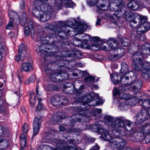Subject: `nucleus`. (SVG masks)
<instances>
[{"mask_svg":"<svg viewBox=\"0 0 150 150\" xmlns=\"http://www.w3.org/2000/svg\"><path fill=\"white\" fill-rule=\"evenodd\" d=\"M143 28L144 29L145 32L147 31L150 29V23H145Z\"/></svg>","mask_w":150,"mask_h":150,"instance_id":"nucleus-46","label":"nucleus"},{"mask_svg":"<svg viewBox=\"0 0 150 150\" xmlns=\"http://www.w3.org/2000/svg\"><path fill=\"white\" fill-rule=\"evenodd\" d=\"M121 69L120 71V73L122 74L120 76V81L121 82L126 81L127 83L130 82H136L138 80H136V77L133 74V75L129 79L128 77H124V76L128 74L129 72L128 71L129 68L127 64L124 62L121 63Z\"/></svg>","mask_w":150,"mask_h":150,"instance_id":"nucleus-9","label":"nucleus"},{"mask_svg":"<svg viewBox=\"0 0 150 150\" xmlns=\"http://www.w3.org/2000/svg\"><path fill=\"white\" fill-rule=\"evenodd\" d=\"M25 4L24 2H22L20 4V8L23 9L24 8Z\"/></svg>","mask_w":150,"mask_h":150,"instance_id":"nucleus-62","label":"nucleus"},{"mask_svg":"<svg viewBox=\"0 0 150 150\" xmlns=\"http://www.w3.org/2000/svg\"><path fill=\"white\" fill-rule=\"evenodd\" d=\"M76 23V21L74 19H70L67 23L69 25H74L75 23Z\"/></svg>","mask_w":150,"mask_h":150,"instance_id":"nucleus-49","label":"nucleus"},{"mask_svg":"<svg viewBox=\"0 0 150 150\" xmlns=\"http://www.w3.org/2000/svg\"><path fill=\"white\" fill-rule=\"evenodd\" d=\"M67 143H69V144H74V140L73 139H71V140H68L67 141Z\"/></svg>","mask_w":150,"mask_h":150,"instance_id":"nucleus-64","label":"nucleus"},{"mask_svg":"<svg viewBox=\"0 0 150 150\" xmlns=\"http://www.w3.org/2000/svg\"><path fill=\"white\" fill-rule=\"evenodd\" d=\"M8 16L9 18L12 20H14L16 19L19 20V17L18 13L14 12L12 10H10L8 12Z\"/></svg>","mask_w":150,"mask_h":150,"instance_id":"nucleus-28","label":"nucleus"},{"mask_svg":"<svg viewBox=\"0 0 150 150\" xmlns=\"http://www.w3.org/2000/svg\"><path fill=\"white\" fill-rule=\"evenodd\" d=\"M89 108H85L82 107V108H80L79 109H77L76 110V111L78 113L79 115H83V116L82 117V118H79L77 119L75 117H74L71 120V122L72 123H74L77 121H79L81 122V120L83 119H84L86 117V115H85V110L88 109Z\"/></svg>","mask_w":150,"mask_h":150,"instance_id":"nucleus-13","label":"nucleus"},{"mask_svg":"<svg viewBox=\"0 0 150 150\" xmlns=\"http://www.w3.org/2000/svg\"><path fill=\"white\" fill-rule=\"evenodd\" d=\"M59 130L61 132L64 131L65 130V128L64 127L62 126H60L59 127Z\"/></svg>","mask_w":150,"mask_h":150,"instance_id":"nucleus-63","label":"nucleus"},{"mask_svg":"<svg viewBox=\"0 0 150 150\" xmlns=\"http://www.w3.org/2000/svg\"><path fill=\"white\" fill-rule=\"evenodd\" d=\"M30 29L27 27L25 28L24 30V34L27 36H28L30 35Z\"/></svg>","mask_w":150,"mask_h":150,"instance_id":"nucleus-52","label":"nucleus"},{"mask_svg":"<svg viewBox=\"0 0 150 150\" xmlns=\"http://www.w3.org/2000/svg\"><path fill=\"white\" fill-rule=\"evenodd\" d=\"M99 149V146L96 144L95 146L91 148L89 150H98Z\"/></svg>","mask_w":150,"mask_h":150,"instance_id":"nucleus-55","label":"nucleus"},{"mask_svg":"<svg viewBox=\"0 0 150 150\" xmlns=\"http://www.w3.org/2000/svg\"><path fill=\"white\" fill-rule=\"evenodd\" d=\"M149 117L147 110L143 109L140 113L134 117V119L137 120L138 122H142L146 119H148Z\"/></svg>","mask_w":150,"mask_h":150,"instance_id":"nucleus-12","label":"nucleus"},{"mask_svg":"<svg viewBox=\"0 0 150 150\" xmlns=\"http://www.w3.org/2000/svg\"><path fill=\"white\" fill-rule=\"evenodd\" d=\"M93 93H91L90 95H88L87 96L83 98L82 99L80 98V101L82 102V105L85 106V107H87L88 103L90 102L91 101L93 100Z\"/></svg>","mask_w":150,"mask_h":150,"instance_id":"nucleus-19","label":"nucleus"},{"mask_svg":"<svg viewBox=\"0 0 150 150\" xmlns=\"http://www.w3.org/2000/svg\"><path fill=\"white\" fill-rule=\"evenodd\" d=\"M122 56L120 55L119 54H115L113 55H111V57L112 60H114L116 59H118L120 57Z\"/></svg>","mask_w":150,"mask_h":150,"instance_id":"nucleus-47","label":"nucleus"},{"mask_svg":"<svg viewBox=\"0 0 150 150\" xmlns=\"http://www.w3.org/2000/svg\"><path fill=\"white\" fill-rule=\"evenodd\" d=\"M137 27V28L136 30V32L138 34H142L145 32V30L143 29V26L142 25V24L138 25Z\"/></svg>","mask_w":150,"mask_h":150,"instance_id":"nucleus-36","label":"nucleus"},{"mask_svg":"<svg viewBox=\"0 0 150 150\" xmlns=\"http://www.w3.org/2000/svg\"><path fill=\"white\" fill-rule=\"evenodd\" d=\"M33 94L31 96L30 99V105L32 106L33 107L35 103V95L34 93H33Z\"/></svg>","mask_w":150,"mask_h":150,"instance_id":"nucleus-38","label":"nucleus"},{"mask_svg":"<svg viewBox=\"0 0 150 150\" xmlns=\"http://www.w3.org/2000/svg\"><path fill=\"white\" fill-rule=\"evenodd\" d=\"M110 75L112 80L115 84L119 83V81L118 79L119 75L115 73L112 75L110 74Z\"/></svg>","mask_w":150,"mask_h":150,"instance_id":"nucleus-30","label":"nucleus"},{"mask_svg":"<svg viewBox=\"0 0 150 150\" xmlns=\"http://www.w3.org/2000/svg\"><path fill=\"white\" fill-rule=\"evenodd\" d=\"M20 144L21 145L20 150H23V147L25 146L26 139L25 135L22 134L20 138Z\"/></svg>","mask_w":150,"mask_h":150,"instance_id":"nucleus-26","label":"nucleus"},{"mask_svg":"<svg viewBox=\"0 0 150 150\" xmlns=\"http://www.w3.org/2000/svg\"><path fill=\"white\" fill-rule=\"evenodd\" d=\"M26 48L24 45L21 44L19 47L18 53L19 55H16L15 57V60L17 61L19 60L22 61L25 58L27 54Z\"/></svg>","mask_w":150,"mask_h":150,"instance_id":"nucleus-11","label":"nucleus"},{"mask_svg":"<svg viewBox=\"0 0 150 150\" xmlns=\"http://www.w3.org/2000/svg\"><path fill=\"white\" fill-rule=\"evenodd\" d=\"M101 19L99 18H97V20L96 21V25H100V23L101 21Z\"/></svg>","mask_w":150,"mask_h":150,"instance_id":"nucleus-60","label":"nucleus"},{"mask_svg":"<svg viewBox=\"0 0 150 150\" xmlns=\"http://www.w3.org/2000/svg\"><path fill=\"white\" fill-rule=\"evenodd\" d=\"M134 17L135 16L133 13H129L127 14V16L126 17V20L130 22V26L133 28H134L137 27L136 25L137 21L135 20L136 18L134 19Z\"/></svg>","mask_w":150,"mask_h":150,"instance_id":"nucleus-16","label":"nucleus"},{"mask_svg":"<svg viewBox=\"0 0 150 150\" xmlns=\"http://www.w3.org/2000/svg\"><path fill=\"white\" fill-rule=\"evenodd\" d=\"M81 73V72L79 70L76 69L75 70L74 72L72 73V75L73 76H77L79 74Z\"/></svg>","mask_w":150,"mask_h":150,"instance_id":"nucleus-51","label":"nucleus"},{"mask_svg":"<svg viewBox=\"0 0 150 150\" xmlns=\"http://www.w3.org/2000/svg\"><path fill=\"white\" fill-rule=\"evenodd\" d=\"M146 55H150V44L146 43L138 47V51L132 56V66L134 69L140 71L144 78L147 80L150 77V63L143 62L142 58H144Z\"/></svg>","mask_w":150,"mask_h":150,"instance_id":"nucleus-1","label":"nucleus"},{"mask_svg":"<svg viewBox=\"0 0 150 150\" xmlns=\"http://www.w3.org/2000/svg\"><path fill=\"white\" fill-rule=\"evenodd\" d=\"M51 100V102L54 105H59L60 104L62 105H64L68 102V100L66 99L64 101V102L60 103V98L58 96L52 98Z\"/></svg>","mask_w":150,"mask_h":150,"instance_id":"nucleus-20","label":"nucleus"},{"mask_svg":"<svg viewBox=\"0 0 150 150\" xmlns=\"http://www.w3.org/2000/svg\"><path fill=\"white\" fill-rule=\"evenodd\" d=\"M63 74L66 75L67 74L66 73H63L62 72L60 73L56 72L53 74L50 75V79L52 81H61L63 79V78H61Z\"/></svg>","mask_w":150,"mask_h":150,"instance_id":"nucleus-18","label":"nucleus"},{"mask_svg":"<svg viewBox=\"0 0 150 150\" xmlns=\"http://www.w3.org/2000/svg\"><path fill=\"white\" fill-rule=\"evenodd\" d=\"M99 0H87V2L89 5L90 6H93L96 5L98 8L97 11L98 12L100 11L106 10L107 8H104L106 7V6L104 4H101L100 6L98 4Z\"/></svg>","mask_w":150,"mask_h":150,"instance_id":"nucleus-15","label":"nucleus"},{"mask_svg":"<svg viewBox=\"0 0 150 150\" xmlns=\"http://www.w3.org/2000/svg\"><path fill=\"white\" fill-rule=\"evenodd\" d=\"M72 54L78 58H81L82 57L81 52L75 49L74 50L73 53Z\"/></svg>","mask_w":150,"mask_h":150,"instance_id":"nucleus-35","label":"nucleus"},{"mask_svg":"<svg viewBox=\"0 0 150 150\" xmlns=\"http://www.w3.org/2000/svg\"><path fill=\"white\" fill-rule=\"evenodd\" d=\"M127 100H119V99L117 98H114V102L115 103L118 104V107L119 108L122 110H126L128 109V107L127 104V103L129 105Z\"/></svg>","mask_w":150,"mask_h":150,"instance_id":"nucleus-14","label":"nucleus"},{"mask_svg":"<svg viewBox=\"0 0 150 150\" xmlns=\"http://www.w3.org/2000/svg\"><path fill=\"white\" fill-rule=\"evenodd\" d=\"M6 129L0 126V136L5 133Z\"/></svg>","mask_w":150,"mask_h":150,"instance_id":"nucleus-54","label":"nucleus"},{"mask_svg":"<svg viewBox=\"0 0 150 150\" xmlns=\"http://www.w3.org/2000/svg\"><path fill=\"white\" fill-rule=\"evenodd\" d=\"M94 110L96 113L97 114L100 113L102 111L101 110L99 109H95Z\"/></svg>","mask_w":150,"mask_h":150,"instance_id":"nucleus-58","label":"nucleus"},{"mask_svg":"<svg viewBox=\"0 0 150 150\" xmlns=\"http://www.w3.org/2000/svg\"><path fill=\"white\" fill-rule=\"evenodd\" d=\"M13 21L11 20L10 21L8 25H7L6 28L7 29L11 30L13 29Z\"/></svg>","mask_w":150,"mask_h":150,"instance_id":"nucleus-44","label":"nucleus"},{"mask_svg":"<svg viewBox=\"0 0 150 150\" xmlns=\"http://www.w3.org/2000/svg\"><path fill=\"white\" fill-rule=\"evenodd\" d=\"M101 123H98L97 124L93 125L91 127L95 131L102 133L101 137L105 140L110 142V145L112 147L116 149L117 150H136L132 149L130 148H123L126 144L125 141L122 139L114 138L112 141V137L109 133V131L105 129L100 125Z\"/></svg>","mask_w":150,"mask_h":150,"instance_id":"nucleus-4","label":"nucleus"},{"mask_svg":"<svg viewBox=\"0 0 150 150\" xmlns=\"http://www.w3.org/2000/svg\"><path fill=\"white\" fill-rule=\"evenodd\" d=\"M104 102V100H100L97 101V105L102 104Z\"/></svg>","mask_w":150,"mask_h":150,"instance_id":"nucleus-61","label":"nucleus"},{"mask_svg":"<svg viewBox=\"0 0 150 150\" xmlns=\"http://www.w3.org/2000/svg\"><path fill=\"white\" fill-rule=\"evenodd\" d=\"M127 6L129 8L134 10L137 9L139 7V4L136 1H133L129 2Z\"/></svg>","mask_w":150,"mask_h":150,"instance_id":"nucleus-23","label":"nucleus"},{"mask_svg":"<svg viewBox=\"0 0 150 150\" xmlns=\"http://www.w3.org/2000/svg\"><path fill=\"white\" fill-rule=\"evenodd\" d=\"M44 46V45H41L39 46V49H37L35 50H35L37 51L38 52H40L41 53H44V52H45V51L43 50L42 49V47Z\"/></svg>","mask_w":150,"mask_h":150,"instance_id":"nucleus-50","label":"nucleus"},{"mask_svg":"<svg viewBox=\"0 0 150 150\" xmlns=\"http://www.w3.org/2000/svg\"><path fill=\"white\" fill-rule=\"evenodd\" d=\"M4 48L3 45L0 43V60L2 58L3 52L4 51Z\"/></svg>","mask_w":150,"mask_h":150,"instance_id":"nucleus-48","label":"nucleus"},{"mask_svg":"<svg viewBox=\"0 0 150 150\" xmlns=\"http://www.w3.org/2000/svg\"><path fill=\"white\" fill-rule=\"evenodd\" d=\"M125 40L126 41V42H124V41H123L122 42L121 45L122 46H127L128 45L129 43V40L127 39H125Z\"/></svg>","mask_w":150,"mask_h":150,"instance_id":"nucleus-53","label":"nucleus"},{"mask_svg":"<svg viewBox=\"0 0 150 150\" xmlns=\"http://www.w3.org/2000/svg\"><path fill=\"white\" fill-rule=\"evenodd\" d=\"M29 127L28 124L24 123L23 126V131L24 133L27 132L29 130Z\"/></svg>","mask_w":150,"mask_h":150,"instance_id":"nucleus-41","label":"nucleus"},{"mask_svg":"<svg viewBox=\"0 0 150 150\" xmlns=\"http://www.w3.org/2000/svg\"><path fill=\"white\" fill-rule=\"evenodd\" d=\"M139 18H138L140 19L141 23H144L145 22V21H146L147 18L146 16L142 15H139Z\"/></svg>","mask_w":150,"mask_h":150,"instance_id":"nucleus-42","label":"nucleus"},{"mask_svg":"<svg viewBox=\"0 0 150 150\" xmlns=\"http://www.w3.org/2000/svg\"><path fill=\"white\" fill-rule=\"evenodd\" d=\"M92 38L95 41L97 42H98L100 40L99 38L97 37H93Z\"/></svg>","mask_w":150,"mask_h":150,"instance_id":"nucleus-59","label":"nucleus"},{"mask_svg":"<svg viewBox=\"0 0 150 150\" xmlns=\"http://www.w3.org/2000/svg\"><path fill=\"white\" fill-rule=\"evenodd\" d=\"M88 27L87 25L84 22H80L79 23L77 29V31L79 34H80L79 36L81 39L75 37L73 39V44L76 46H79L80 45H83V43L87 45L88 43V40L90 39V36L85 33H83V32L86 31Z\"/></svg>","mask_w":150,"mask_h":150,"instance_id":"nucleus-6","label":"nucleus"},{"mask_svg":"<svg viewBox=\"0 0 150 150\" xmlns=\"http://www.w3.org/2000/svg\"><path fill=\"white\" fill-rule=\"evenodd\" d=\"M42 0H35L34 3L35 6L33 9V13L34 16L39 20L43 22H46L50 18V15L52 13V6L47 7V10L44 13L39 6L41 4Z\"/></svg>","mask_w":150,"mask_h":150,"instance_id":"nucleus-5","label":"nucleus"},{"mask_svg":"<svg viewBox=\"0 0 150 150\" xmlns=\"http://www.w3.org/2000/svg\"><path fill=\"white\" fill-rule=\"evenodd\" d=\"M104 120L110 127L113 135L116 137L118 135L117 133L120 134L131 129V122L122 117H114L107 115L105 116Z\"/></svg>","mask_w":150,"mask_h":150,"instance_id":"nucleus-3","label":"nucleus"},{"mask_svg":"<svg viewBox=\"0 0 150 150\" xmlns=\"http://www.w3.org/2000/svg\"><path fill=\"white\" fill-rule=\"evenodd\" d=\"M84 87V86L81 85L80 86V87L79 88V89L77 91V92H76V94H77L78 93H81L82 92V90L83 89Z\"/></svg>","mask_w":150,"mask_h":150,"instance_id":"nucleus-57","label":"nucleus"},{"mask_svg":"<svg viewBox=\"0 0 150 150\" xmlns=\"http://www.w3.org/2000/svg\"><path fill=\"white\" fill-rule=\"evenodd\" d=\"M95 79L94 77L90 76L86 77L84 79V81L88 85L95 82Z\"/></svg>","mask_w":150,"mask_h":150,"instance_id":"nucleus-29","label":"nucleus"},{"mask_svg":"<svg viewBox=\"0 0 150 150\" xmlns=\"http://www.w3.org/2000/svg\"><path fill=\"white\" fill-rule=\"evenodd\" d=\"M27 25L28 26L27 27L30 29L31 36L32 37H33L35 35V31L33 28V24L32 22L31 21H29L27 23Z\"/></svg>","mask_w":150,"mask_h":150,"instance_id":"nucleus-33","label":"nucleus"},{"mask_svg":"<svg viewBox=\"0 0 150 150\" xmlns=\"http://www.w3.org/2000/svg\"><path fill=\"white\" fill-rule=\"evenodd\" d=\"M142 105L144 108L147 110L150 107V100H144L142 101Z\"/></svg>","mask_w":150,"mask_h":150,"instance_id":"nucleus-34","label":"nucleus"},{"mask_svg":"<svg viewBox=\"0 0 150 150\" xmlns=\"http://www.w3.org/2000/svg\"><path fill=\"white\" fill-rule=\"evenodd\" d=\"M108 49H107L105 46H103V49L105 50L106 51H108L112 49H115L118 47L117 44V41L114 39H112L109 40L108 42Z\"/></svg>","mask_w":150,"mask_h":150,"instance_id":"nucleus-17","label":"nucleus"},{"mask_svg":"<svg viewBox=\"0 0 150 150\" xmlns=\"http://www.w3.org/2000/svg\"><path fill=\"white\" fill-rule=\"evenodd\" d=\"M33 137L35 136L39 131V127H33Z\"/></svg>","mask_w":150,"mask_h":150,"instance_id":"nucleus-40","label":"nucleus"},{"mask_svg":"<svg viewBox=\"0 0 150 150\" xmlns=\"http://www.w3.org/2000/svg\"><path fill=\"white\" fill-rule=\"evenodd\" d=\"M54 35H53L52 36L51 35L50 36H45L44 37H41L40 38V40L41 41H46L47 40V38H50L51 37V38H54L55 37Z\"/></svg>","mask_w":150,"mask_h":150,"instance_id":"nucleus-45","label":"nucleus"},{"mask_svg":"<svg viewBox=\"0 0 150 150\" xmlns=\"http://www.w3.org/2000/svg\"><path fill=\"white\" fill-rule=\"evenodd\" d=\"M36 93L37 97L38 98V105L37 106V109L38 110H40L42 108L43 106L40 102L42 100V99L40 98V94L39 93L37 88H36Z\"/></svg>","mask_w":150,"mask_h":150,"instance_id":"nucleus-27","label":"nucleus"},{"mask_svg":"<svg viewBox=\"0 0 150 150\" xmlns=\"http://www.w3.org/2000/svg\"><path fill=\"white\" fill-rule=\"evenodd\" d=\"M57 147L52 149L51 147L47 145L42 144L40 146L38 150H78L76 146L69 147L66 144H65L64 142L60 140H56Z\"/></svg>","mask_w":150,"mask_h":150,"instance_id":"nucleus-7","label":"nucleus"},{"mask_svg":"<svg viewBox=\"0 0 150 150\" xmlns=\"http://www.w3.org/2000/svg\"><path fill=\"white\" fill-rule=\"evenodd\" d=\"M103 44L101 43L99 45L95 43V44H91L88 46V47L91 50L94 51H97L101 48L103 49Z\"/></svg>","mask_w":150,"mask_h":150,"instance_id":"nucleus-24","label":"nucleus"},{"mask_svg":"<svg viewBox=\"0 0 150 150\" xmlns=\"http://www.w3.org/2000/svg\"><path fill=\"white\" fill-rule=\"evenodd\" d=\"M139 131L141 137V139H144L146 143L150 142V125L146 124L142 126L139 129Z\"/></svg>","mask_w":150,"mask_h":150,"instance_id":"nucleus-10","label":"nucleus"},{"mask_svg":"<svg viewBox=\"0 0 150 150\" xmlns=\"http://www.w3.org/2000/svg\"><path fill=\"white\" fill-rule=\"evenodd\" d=\"M0 145L3 146V148L4 149L6 148L8 146L7 141L4 139H1L0 140Z\"/></svg>","mask_w":150,"mask_h":150,"instance_id":"nucleus-37","label":"nucleus"},{"mask_svg":"<svg viewBox=\"0 0 150 150\" xmlns=\"http://www.w3.org/2000/svg\"><path fill=\"white\" fill-rule=\"evenodd\" d=\"M62 4L65 5L67 7L73 8L75 5L74 3L71 1L69 0H61Z\"/></svg>","mask_w":150,"mask_h":150,"instance_id":"nucleus-25","label":"nucleus"},{"mask_svg":"<svg viewBox=\"0 0 150 150\" xmlns=\"http://www.w3.org/2000/svg\"><path fill=\"white\" fill-rule=\"evenodd\" d=\"M29 79L30 81L32 82L34 81L35 80V75L34 74L32 75L30 77Z\"/></svg>","mask_w":150,"mask_h":150,"instance_id":"nucleus-56","label":"nucleus"},{"mask_svg":"<svg viewBox=\"0 0 150 150\" xmlns=\"http://www.w3.org/2000/svg\"><path fill=\"white\" fill-rule=\"evenodd\" d=\"M41 122L42 120L40 119L35 117L33 121V127H38L40 128L41 126Z\"/></svg>","mask_w":150,"mask_h":150,"instance_id":"nucleus-32","label":"nucleus"},{"mask_svg":"<svg viewBox=\"0 0 150 150\" xmlns=\"http://www.w3.org/2000/svg\"><path fill=\"white\" fill-rule=\"evenodd\" d=\"M46 88L48 90L52 91L56 89L57 88L55 85L51 84L47 85L46 87Z\"/></svg>","mask_w":150,"mask_h":150,"instance_id":"nucleus-39","label":"nucleus"},{"mask_svg":"<svg viewBox=\"0 0 150 150\" xmlns=\"http://www.w3.org/2000/svg\"><path fill=\"white\" fill-rule=\"evenodd\" d=\"M127 84H125L122 87H120V89L116 88H114L113 92L114 98H117L119 96L120 98L122 99H127V102L129 105L131 106L135 105L136 103L139 102V100L136 97H133L132 96L128 94H126L122 92V91H126L127 90L130 89L131 88L133 89L134 92H138L139 89L141 88L142 82L140 80H139L137 82H128Z\"/></svg>","mask_w":150,"mask_h":150,"instance_id":"nucleus-2","label":"nucleus"},{"mask_svg":"<svg viewBox=\"0 0 150 150\" xmlns=\"http://www.w3.org/2000/svg\"><path fill=\"white\" fill-rule=\"evenodd\" d=\"M58 24L59 26H57L54 30H52V33H55L56 35H58L60 38L64 39L70 32L69 27L67 26L65 28L64 22H59Z\"/></svg>","mask_w":150,"mask_h":150,"instance_id":"nucleus-8","label":"nucleus"},{"mask_svg":"<svg viewBox=\"0 0 150 150\" xmlns=\"http://www.w3.org/2000/svg\"><path fill=\"white\" fill-rule=\"evenodd\" d=\"M114 4L110 3V8L112 11H116V10L117 8H118L117 6H116V4L114 5Z\"/></svg>","mask_w":150,"mask_h":150,"instance_id":"nucleus-43","label":"nucleus"},{"mask_svg":"<svg viewBox=\"0 0 150 150\" xmlns=\"http://www.w3.org/2000/svg\"><path fill=\"white\" fill-rule=\"evenodd\" d=\"M69 86H73L71 83H67L64 85V87L65 89L64 90L65 92L69 94H72L73 93H76V91L72 90V88L71 87H70Z\"/></svg>","mask_w":150,"mask_h":150,"instance_id":"nucleus-22","label":"nucleus"},{"mask_svg":"<svg viewBox=\"0 0 150 150\" xmlns=\"http://www.w3.org/2000/svg\"><path fill=\"white\" fill-rule=\"evenodd\" d=\"M27 20V14L26 13H22L21 19L20 20L21 25L22 26L25 25Z\"/></svg>","mask_w":150,"mask_h":150,"instance_id":"nucleus-31","label":"nucleus"},{"mask_svg":"<svg viewBox=\"0 0 150 150\" xmlns=\"http://www.w3.org/2000/svg\"><path fill=\"white\" fill-rule=\"evenodd\" d=\"M33 69V67L30 62H27L23 63L21 67V71H25L29 72Z\"/></svg>","mask_w":150,"mask_h":150,"instance_id":"nucleus-21","label":"nucleus"}]
</instances>
